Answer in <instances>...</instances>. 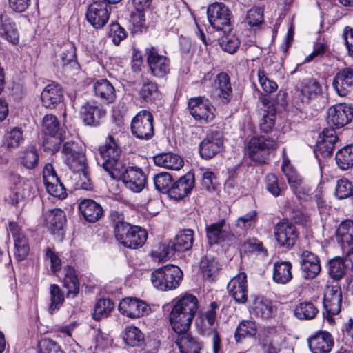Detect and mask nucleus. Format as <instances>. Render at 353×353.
<instances>
[{
	"mask_svg": "<svg viewBox=\"0 0 353 353\" xmlns=\"http://www.w3.org/2000/svg\"><path fill=\"white\" fill-rule=\"evenodd\" d=\"M172 309L195 316L198 310V299L191 294H185L178 299Z\"/></svg>",
	"mask_w": 353,
	"mask_h": 353,
	"instance_id": "39",
	"label": "nucleus"
},
{
	"mask_svg": "<svg viewBox=\"0 0 353 353\" xmlns=\"http://www.w3.org/2000/svg\"><path fill=\"white\" fill-rule=\"evenodd\" d=\"M147 63L150 73L157 79L165 77L170 70V59L165 55L160 54L154 46H150L145 50Z\"/></svg>",
	"mask_w": 353,
	"mask_h": 353,
	"instance_id": "8",
	"label": "nucleus"
},
{
	"mask_svg": "<svg viewBox=\"0 0 353 353\" xmlns=\"http://www.w3.org/2000/svg\"><path fill=\"white\" fill-rule=\"evenodd\" d=\"M39 155L35 148L31 147L25 150L20 157V163L26 169L31 170L38 165Z\"/></svg>",
	"mask_w": 353,
	"mask_h": 353,
	"instance_id": "56",
	"label": "nucleus"
},
{
	"mask_svg": "<svg viewBox=\"0 0 353 353\" xmlns=\"http://www.w3.org/2000/svg\"><path fill=\"white\" fill-rule=\"evenodd\" d=\"M156 165L169 170H179L183 165L182 158L172 152H164L155 155L153 157Z\"/></svg>",
	"mask_w": 353,
	"mask_h": 353,
	"instance_id": "32",
	"label": "nucleus"
},
{
	"mask_svg": "<svg viewBox=\"0 0 353 353\" xmlns=\"http://www.w3.org/2000/svg\"><path fill=\"white\" fill-rule=\"evenodd\" d=\"M252 313L261 319H268L272 314V303L263 297H256L251 307Z\"/></svg>",
	"mask_w": 353,
	"mask_h": 353,
	"instance_id": "40",
	"label": "nucleus"
},
{
	"mask_svg": "<svg viewBox=\"0 0 353 353\" xmlns=\"http://www.w3.org/2000/svg\"><path fill=\"white\" fill-rule=\"evenodd\" d=\"M96 97L105 103H111L116 99V91L112 84L107 79H100L93 85Z\"/></svg>",
	"mask_w": 353,
	"mask_h": 353,
	"instance_id": "31",
	"label": "nucleus"
},
{
	"mask_svg": "<svg viewBox=\"0 0 353 353\" xmlns=\"http://www.w3.org/2000/svg\"><path fill=\"white\" fill-rule=\"evenodd\" d=\"M274 236L279 245L286 248L292 247L298 239L295 226L288 221H282L276 224Z\"/></svg>",
	"mask_w": 353,
	"mask_h": 353,
	"instance_id": "19",
	"label": "nucleus"
},
{
	"mask_svg": "<svg viewBox=\"0 0 353 353\" xmlns=\"http://www.w3.org/2000/svg\"><path fill=\"white\" fill-rule=\"evenodd\" d=\"M119 310L122 314L134 319L148 315L150 312V307L141 299L129 297L120 302Z\"/></svg>",
	"mask_w": 353,
	"mask_h": 353,
	"instance_id": "15",
	"label": "nucleus"
},
{
	"mask_svg": "<svg viewBox=\"0 0 353 353\" xmlns=\"http://www.w3.org/2000/svg\"><path fill=\"white\" fill-rule=\"evenodd\" d=\"M50 305L49 312L52 314L59 310L64 301V295L60 288L56 284H52L50 287Z\"/></svg>",
	"mask_w": 353,
	"mask_h": 353,
	"instance_id": "55",
	"label": "nucleus"
},
{
	"mask_svg": "<svg viewBox=\"0 0 353 353\" xmlns=\"http://www.w3.org/2000/svg\"><path fill=\"white\" fill-rule=\"evenodd\" d=\"M318 312L317 307L310 301L299 303L294 310V316L300 320L313 319Z\"/></svg>",
	"mask_w": 353,
	"mask_h": 353,
	"instance_id": "42",
	"label": "nucleus"
},
{
	"mask_svg": "<svg viewBox=\"0 0 353 353\" xmlns=\"http://www.w3.org/2000/svg\"><path fill=\"white\" fill-rule=\"evenodd\" d=\"M132 133L140 139H149L154 134L153 116L147 110L140 111L131 123Z\"/></svg>",
	"mask_w": 353,
	"mask_h": 353,
	"instance_id": "9",
	"label": "nucleus"
},
{
	"mask_svg": "<svg viewBox=\"0 0 353 353\" xmlns=\"http://www.w3.org/2000/svg\"><path fill=\"white\" fill-rule=\"evenodd\" d=\"M125 186L134 192H141L146 183V176L140 168L128 167L123 168L120 178Z\"/></svg>",
	"mask_w": 353,
	"mask_h": 353,
	"instance_id": "17",
	"label": "nucleus"
},
{
	"mask_svg": "<svg viewBox=\"0 0 353 353\" xmlns=\"http://www.w3.org/2000/svg\"><path fill=\"white\" fill-rule=\"evenodd\" d=\"M227 289L229 294L239 304L245 303L248 301V291L247 275L240 272L228 283Z\"/></svg>",
	"mask_w": 353,
	"mask_h": 353,
	"instance_id": "18",
	"label": "nucleus"
},
{
	"mask_svg": "<svg viewBox=\"0 0 353 353\" xmlns=\"http://www.w3.org/2000/svg\"><path fill=\"white\" fill-rule=\"evenodd\" d=\"M259 82L263 90L267 93H272L276 90L278 85L274 81L269 79L264 71L259 70L257 72Z\"/></svg>",
	"mask_w": 353,
	"mask_h": 353,
	"instance_id": "62",
	"label": "nucleus"
},
{
	"mask_svg": "<svg viewBox=\"0 0 353 353\" xmlns=\"http://www.w3.org/2000/svg\"><path fill=\"white\" fill-rule=\"evenodd\" d=\"M194 183V174L188 172L175 182L169 189V195L175 200H179L190 194Z\"/></svg>",
	"mask_w": 353,
	"mask_h": 353,
	"instance_id": "23",
	"label": "nucleus"
},
{
	"mask_svg": "<svg viewBox=\"0 0 353 353\" xmlns=\"http://www.w3.org/2000/svg\"><path fill=\"white\" fill-rule=\"evenodd\" d=\"M46 221L53 233L58 232L65 222V212L61 209L52 210L46 215Z\"/></svg>",
	"mask_w": 353,
	"mask_h": 353,
	"instance_id": "44",
	"label": "nucleus"
},
{
	"mask_svg": "<svg viewBox=\"0 0 353 353\" xmlns=\"http://www.w3.org/2000/svg\"><path fill=\"white\" fill-rule=\"evenodd\" d=\"M321 140L318 141L314 152L316 157H329L333 152L335 144L338 141L336 132L332 128L325 129L323 131Z\"/></svg>",
	"mask_w": 353,
	"mask_h": 353,
	"instance_id": "24",
	"label": "nucleus"
},
{
	"mask_svg": "<svg viewBox=\"0 0 353 353\" xmlns=\"http://www.w3.org/2000/svg\"><path fill=\"white\" fill-rule=\"evenodd\" d=\"M206 236L210 245L229 240L232 234L225 220L210 224L206 227Z\"/></svg>",
	"mask_w": 353,
	"mask_h": 353,
	"instance_id": "22",
	"label": "nucleus"
},
{
	"mask_svg": "<svg viewBox=\"0 0 353 353\" xmlns=\"http://www.w3.org/2000/svg\"><path fill=\"white\" fill-rule=\"evenodd\" d=\"M64 287L68 289V295L72 294L74 296L79 292V281L75 270L70 266L64 268Z\"/></svg>",
	"mask_w": 353,
	"mask_h": 353,
	"instance_id": "46",
	"label": "nucleus"
},
{
	"mask_svg": "<svg viewBox=\"0 0 353 353\" xmlns=\"http://www.w3.org/2000/svg\"><path fill=\"white\" fill-rule=\"evenodd\" d=\"M110 219L114 228L115 238L123 246L136 249L144 245L148 236L145 230L125 222L123 213L119 211H112Z\"/></svg>",
	"mask_w": 353,
	"mask_h": 353,
	"instance_id": "1",
	"label": "nucleus"
},
{
	"mask_svg": "<svg viewBox=\"0 0 353 353\" xmlns=\"http://www.w3.org/2000/svg\"><path fill=\"white\" fill-rule=\"evenodd\" d=\"M0 36L13 44L19 42V32L15 23L3 15H0Z\"/></svg>",
	"mask_w": 353,
	"mask_h": 353,
	"instance_id": "35",
	"label": "nucleus"
},
{
	"mask_svg": "<svg viewBox=\"0 0 353 353\" xmlns=\"http://www.w3.org/2000/svg\"><path fill=\"white\" fill-rule=\"evenodd\" d=\"M81 115L84 122L89 125H99L105 111L95 102H88L81 108Z\"/></svg>",
	"mask_w": 353,
	"mask_h": 353,
	"instance_id": "30",
	"label": "nucleus"
},
{
	"mask_svg": "<svg viewBox=\"0 0 353 353\" xmlns=\"http://www.w3.org/2000/svg\"><path fill=\"white\" fill-rule=\"evenodd\" d=\"M194 317L188 312L172 309L170 314V321L174 332L176 334L187 332Z\"/></svg>",
	"mask_w": 353,
	"mask_h": 353,
	"instance_id": "25",
	"label": "nucleus"
},
{
	"mask_svg": "<svg viewBox=\"0 0 353 353\" xmlns=\"http://www.w3.org/2000/svg\"><path fill=\"white\" fill-rule=\"evenodd\" d=\"M99 153L102 157L101 166L112 179L120 178L123 168L121 161V150L112 136L108 137V141L101 145Z\"/></svg>",
	"mask_w": 353,
	"mask_h": 353,
	"instance_id": "2",
	"label": "nucleus"
},
{
	"mask_svg": "<svg viewBox=\"0 0 353 353\" xmlns=\"http://www.w3.org/2000/svg\"><path fill=\"white\" fill-rule=\"evenodd\" d=\"M110 14V7L107 3L95 1L88 6L86 18L88 21L97 29L103 27L107 23Z\"/></svg>",
	"mask_w": 353,
	"mask_h": 353,
	"instance_id": "12",
	"label": "nucleus"
},
{
	"mask_svg": "<svg viewBox=\"0 0 353 353\" xmlns=\"http://www.w3.org/2000/svg\"><path fill=\"white\" fill-rule=\"evenodd\" d=\"M276 143L265 136L252 137L248 145L249 157L254 161L264 163L270 150L275 148Z\"/></svg>",
	"mask_w": 353,
	"mask_h": 353,
	"instance_id": "10",
	"label": "nucleus"
},
{
	"mask_svg": "<svg viewBox=\"0 0 353 353\" xmlns=\"http://www.w3.org/2000/svg\"><path fill=\"white\" fill-rule=\"evenodd\" d=\"M200 267L203 277L206 279H211L218 270V264L214 259H202Z\"/></svg>",
	"mask_w": 353,
	"mask_h": 353,
	"instance_id": "61",
	"label": "nucleus"
},
{
	"mask_svg": "<svg viewBox=\"0 0 353 353\" xmlns=\"http://www.w3.org/2000/svg\"><path fill=\"white\" fill-rule=\"evenodd\" d=\"M39 353H63L60 347L53 341L43 339L39 343Z\"/></svg>",
	"mask_w": 353,
	"mask_h": 353,
	"instance_id": "64",
	"label": "nucleus"
},
{
	"mask_svg": "<svg viewBox=\"0 0 353 353\" xmlns=\"http://www.w3.org/2000/svg\"><path fill=\"white\" fill-rule=\"evenodd\" d=\"M122 336L125 344L131 347L140 346L144 341L143 334L135 326L127 327Z\"/></svg>",
	"mask_w": 353,
	"mask_h": 353,
	"instance_id": "45",
	"label": "nucleus"
},
{
	"mask_svg": "<svg viewBox=\"0 0 353 353\" xmlns=\"http://www.w3.org/2000/svg\"><path fill=\"white\" fill-rule=\"evenodd\" d=\"M321 92L319 82L314 79H306L302 83L300 92L303 95V102H307L310 99L316 97Z\"/></svg>",
	"mask_w": 353,
	"mask_h": 353,
	"instance_id": "51",
	"label": "nucleus"
},
{
	"mask_svg": "<svg viewBox=\"0 0 353 353\" xmlns=\"http://www.w3.org/2000/svg\"><path fill=\"white\" fill-rule=\"evenodd\" d=\"M336 239L342 247L353 245V221L347 219L339 225Z\"/></svg>",
	"mask_w": 353,
	"mask_h": 353,
	"instance_id": "34",
	"label": "nucleus"
},
{
	"mask_svg": "<svg viewBox=\"0 0 353 353\" xmlns=\"http://www.w3.org/2000/svg\"><path fill=\"white\" fill-rule=\"evenodd\" d=\"M48 192L53 196L64 199L66 196L65 189L61 183L59 178L55 179L54 182L50 181L45 184Z\"/></svg>",
	"mask_w": 353,
	"mask_h": 353,
	"instance_id": "60",
	"label": "nucleus"
},
{
	"mask_svg": "<svg viewBox=\"0 0 353 353\" xmlns=\"http://www.w3.org/2000/svg\"><path fill=\"white\" fill-rule=\"evenodd\" d=\"M292 265L288 261L276 262L274 265L273 280L281 284H285L292 279Z\"/></svg>",
	"mask_w": 353,
	"mask_h": 353,
	"instance_id": "38",
	"label": "nucleus"
},
{
	"mask_svg": "<svg viewBox=\"0 0 353 353\" xmlns=\"http://www.w3.org/2000/svg\"><path fill=\"white\" fill-rule=\"evenodd\" d=\"M301 268L305 279L315 278L321 272L319 258L310 251H303L301 254Z\"/></svg>",
	"mask_w": 353,
	"mask_h": 353,
	"instance_id": "20",
	"label": "nucleus"
},
{
	"mask_svg": "<svg viewBox=\"0 0 353 353\" xmlns=\"http://www.w3.org/2000/svg\"><path fill=\"white\" fill-rule=\"evenodd\" d=\"M63 92L58 84H49L41 94L42 104L49 109L54 108L61 101Z\"/></svg>",
	"mask_w": 353,
	"mask_h": 353,
	"instance_id": "28",
	"label": "nucleus"
},
{
	"mask_svg": "<svg viewBox=\"0 0 353 353\" xmlns=\"http://www.w3.org/2000/svg\"><path fill=\"white\" fill-rule=\"evenodd\" d=\"M172 181V175L167 172H159L154 177L155 188L159 192H168Z\"/></svg>",
	"mask_w": 353,
	"mask_h": 353,
	"instance_id": "58",
	"label": "nucleus"
},
{
	"mask_svg": "<svg viewBox=\"0 0 353 353\" xmlns=\"http://www.w3.org/2000/svg\"><path fill=\"white\" fill-rule=\"evenodd\" d=\"M214 87L219 91V96L223 103H228L232 97V89L229 76L221 72L219 74L214 80Z\"/></svg>",
	"mask_w": 353,
	"mask_h": 353,
	"instance_id": "33",
	"label": "nucleus"
},
{
	"mask_svg": "<svg viewBox=\"0 0 353 353\" xmlns=\"http://www.w3.org/2000/svg\"><path fill=\"white\" fill-rule=\"evenodd\" d=\"M309 347L312 353H328L334 344L331 334L319 332L309 339Z\"/></svg>",
	"mask_w": 353,
	"mask_h": 353,
	"instance_id": "26",
	"label": "nucleus"
},
{
	"mask_svg": "<svg viewBox=\"0 0 353 353\" xmlns=\"http://www.w3.org/2000/svg\"><path fill=\"white\" fill-rule=\"evenodd\" d=\"M14 256L18 261L24 260L28 255L30 245L27 236L25 234L16 236L14 239Z\"/></svg>",
	"mask_w": 353,
	"mask_h": 353,
	"instance_id": "53",
	"label": "nucleus"
},
{
	"mask_svg": "<svg viewBox=\"0 0 353 353\" xmlns=\"http://www.w3.org/2000/svg\"><path fill=\"white\" fill-rule=\"evenodd\" d=\"M75 58V48L72 44L69 43L65 46L60 54V58L57 59L56 65L63 69L75 67L77 65Z\"/></svg>",
	"mask_w": 353,
	"mask_h": 353,
	"instance_id": "43",
	"label": "nucleus"
},
{
	"mask_svg": "<svg viewBox=\"0 0 353 353\" xmlns=\"http://www.w3.org/2000/svg\"><path fill=\"white\" fill-rule=\"evenodd\" d=\"M176 252V250L172 245L171 241H170L168 243L159 245L158 249L152 252V255L159 261H163L167 258L172 256Z\"/></svg>",
	"mask_w": 353,
	"mask_h": 353,
	"instance_id": "59",
	"label": "nucleus"
},
{
	"mask_svg": "<svg viewBox=\"0 0 353 353\" xmlns=\"http://www.w3.org/2000/svg\"><path fill=\"white\" fill-rule=\"evenodd\" d=\"M345 259L334 257L328 262V274L334 280L341 279L345 274L347 265Z\"/></svg>",
	"mask_w": 353,
	"mask_h": 353,
	"instance_id": "48",
	"label": "nucleus"
},
{
	"mask_svg": "<svg viewBox=\"0 0 353 353\" xmlns=\"http://www.w3.org/2000/svg\"><path fill=\"white\" fill-rule=\"evenodd\" d=\"M223 145V133L219 131H212L201 142L199 154L203 159H210L220 152Z\"/></svg>",
	"mask_w": 353,
	"mask_h": 353,
	"instance_id": "14",
	"label": "nucleus"
},
{
	"mask_svg": "<svg viewBox=\"0 0 353 353\" xmlns=\"http://www.w3.org/2000/svg\"><path fill=\"white\" fill-rule=\"evenodd\" d=\"M260 114L262 117L260 121V128L267 133L272 130L276 119V111L273 107L268 106V110L261 109Z\"/></svg>",
	"mask_w": 353,
	"mask_h": 353,
	"instance_id": "52",
	"label": "nucleus"
},
{
	"mask_svg": "<svg viewBox=\"0 0 353 353\" xmlns=\"http://www.w3.org/2000/svg\"><path fill=\"white\" fill-rule=\"evenodd\" d=\"M256 332L257 327L254 321L243 320L236 329L234 337L237 342H241L245 337L254 336Z\"/></svg>",
	"mask_w": 353,
	"mask_h": 353,
	"instance_id": "49",
	"label": "nucleus"
},
{
	"mask_svg": "<svg viewBox=\"0 0 353 353\" xmlns=\"http://www.w3.org/2000/svg\"><path fill=\"white\" fill-rule=\"evenodd\" d=\"M352 194L353 184L349 180L343 178L337 181L335 195L339 199L347 198Z\"/></svg>",
	"mask_w": 353,
	"mask_h": 353,
	"instance_id": "57",
	"label": "nucleus"
},
{
	"mask_svg": "<svg viewBox=\"0 0 353 353\" xmlns=\"http://www.w3.org/2000/svg\"><path fill=\"white\" fill-rule=\"evenodd\" d=\"M140 98L148 103H157L162 99V94L157 83L145 79L139 90Z\"/></svg>",
	"mask_w": 353,
	"mask_h": 353,
	"instance_id": "27",
	"label": "nucleus"
},
{
	"mask_svg": "<svg viewBox=\"0 0 353 353\" xmlns=\"http://www.w3.org/2000/svg\"><path fill=\"white\" fill-rule=\"evenodd\" d=\"M183 279L181 270L176 265H168L155 270L150 276L154 288L162 291L176 289Z\"/></svg>",
	"mask_w": 353,
	"mask_h": 353,
	"instance_id": "3",
	"label": "nucleus"
},
{
	"mask_svg": "<svg viewBox=\"0 0 353 353\" xmlns=\"http://www.w3.org/2000/svg\"><path fill=\"white\" fill-rule=\"evenodd\" d=\"M194 242V231L185 229L179 232L172 243L176 252H184L190 250Z\"/></svg>",
	"mask_w": 353,
	"mask_h": 353,
	"instance_id": "37",
	"label": "nucleus"
},
{
	"mask_svg": "<svg viewBox=\"0 0 353 353\" xmlns=\"http://www.w3.org/2000/svg\"><path fill=\"white\" fill-rule=\"evenodd\" d=\"M338 167L342 170H346L353 167V144L339 150L335 155Z\"/></svg>",
	"mask_w": 353,
	"mask_h": 353,
	"instance_id": "41",
	"label": "nucleus"
},
{
	"mask_svg": "<svg viewBox=\"0 0 353 353\" xmlns=\"http://www.w3.org/2000/svg\"><path fill=\"white\" fill-rule=\"evenodd\" d=\"M59 130V123L57 118L52 114H46L42 121V130L46 134L50 137L43 141V147L46 150L52 152H57L61 142H63L66 138L65 134L61 133L57 134Z\"/></svg>",
	"mask_w": 353,
	"mask_h": 353,
	"instance_id": "7",
	"label": "nucleus"
},
{
	"mask_svg": "<svg viewBox=\"0 0 353 353\" xmlns=\"http://www.w3.org/2000/svg\"><path fill=\"white\" fill-rule=\"evenodd\" d=\"M177 334L176 344L181 353H200L201 345L196 339L187 332Z\"/></svg>",
	"mask_w": 353,
	"mask_h": 353,
	"instance_id": "36",
	"label": "nucleus"
},
{
	"mask_svg": "<svg viewBox=\"0 0 353 353\" xmlns=\"http://www.w3.org/2000/svg\"><path fill=\"white\" fill-rule=\"evenodd\" d=\"M63 153L65 155V161L70 169L74 172H81L83 176L87 180V182L81 185L83 190L91 189L86 158L85 154L78 150L77 144L72 141L65 142L63 145Z\"/></svg>",
	"mask_w": 353,
	"mask_h": 353,
	"instance_id": "4",
	"label": "nucleus"
},
{
	"mask_svg": "<svg viewBox=\"0 0 353 353\" xmlns=\"http://www.w3.org/2000/svg\"><path fill=\"white\" fill-rule=\"evenodd\" d=\"M229 32H223V35L219 39L221 49L229 53L234 54L240 46L239 39L234 34H228Z\"/></svg>",
	"mask_w": 353,
	"mask_h": 353,
	"instance_id": "54",
	"label": "nucleus"
},
{
	"mask_svg": "<svg viewBox=\"0 0 353 353\" xmlns=\"http://www.w3.org/2000/svg\"><path fill=\"white\" fill-rule=\"evenodd\" d=\"M332 85L339 96H346L353 85V68L340 70L334 77Z\"/></svg>",
	"mask_w": 353,
	"mask_h": 353,
	"instance_id": "21",
	"label": "nucleus"
},
{
	"mask_svg": "<svg viewBox=\"0 0 353 353\" xmlns=\"http://www.w3.org/2000/svg\"><path fill=\"white\" fill-rule=\"evenodd\" d=\"M63 153L65 155V161L70 169L74 172H81L83 176L87 180V182L81 185L83 190L91 189L86 158L85 154L78 150L77 144L72 141L65 142L63 145Z\"/></svg>",
	"mask_w": 353,
	"mask_h": 353,
	"instance_id": "5",
	"label": "nucleus"
},
{
	"mask_svg": "<svg viewBox=\"0 0 353 353\" xmlns=\"http://www.w3.org/2000/svg\"><path fill=\"white\" fill-rule=\"evenodd\" d=\"M79 209L84 219L90 223L98 221L103 214L100 204L92 199H84L79 204Z\"/></svg>",
	"mask_w": 353,
	"mask_h": 353,
	"instance_id": "29",
	"label": "nucleus"
},
{
	"mask_svg": "<svg viewBox=\"0 0 353 353\" xmlns=\"http://www.w3.org/2000/svg\"><path fill=\"white\" fill-rule=\"evenodd\" d=\"M190 114L201 123H208L214 117V108L210 101L203 97L192 98L188 101Z\"/></svg>",
	"mask_w": 353,
	"mask_h": 353,
	"instance_id": "11",
	"label": "nucleus"
},
{
	"mask_svg": "<svg viewBox=\"0 0 353 353\" xmlns=\"http://www.w3.org/2000/svg\"><path fill=\"white\" fill-rule=\"evenodd\" d=\"M257 213L251 211L248 214L239 217L236 220V225L242 230H246L250 228L256 222Z\"/></svg>",
	"mask_w": 353,
	"mask_h": 353,
	"instance_id": "63",
	"label": "nucleus"
},
{
	"mask_svg": "<svg viewBox=\"0 0 353 353\" xmlns=\"http://www.w3.org/2000/svg\"><path fill=\"white\" fill-rule=\"evenodd\" d=\"M114 308V303L109 299H100L96 303L93 318L97 321L106 318Z\"/></svg>",
	"mask_w": 353,
	"mask_h": 353,
	"instance_id": "50",
	"label": "nucleus"
},
{
	"mask_svg": "<svg viewBox=\"0 0 353 353\" xmlns=\"http://www.w3.org/2000/svg\"><path fill=\"white\" fill-rule=\"evenodd\" d=\"M342 292L338 285H327L324 291L323 307L329 316L337 315L341 310Z\"/></svg>",
	"mask_w": 353,
	"mask_h": 353,
	"instance_id": "16",
	"label": "nucleus"
},
{
	"mask_svg": "<svg viewBox=\"0 0 353 353\" xmlns=\"http://www.w3.org/2000/svg\"><path fill=\"white\" fill-rule=\"evenodd\" d=\"M230 11L222 2H214L209 5L207 15L210 26L217 31L230 32L232 30Z\"/></svg>",
	"mask_w": 353,
	"mask_h": 353,
	"instance_id": "6",
	"label": "nucleus"
},
{
	"mask_svg": "<svg viewBox=\"0 0 353 353\" xmlns=\"http://www.w3.org/2000/svg\"><path fill=\"white\" fill-rule=\"evenodd\" d=\"M353 119V107L343 103L331 106L327 110V122L337 128L350 123Z\"/></svg>",
	"mask_w": 353,
	"mask_h": 353,
	"instance_id": "13",
	"label": "nucleus"
},
{
	"mask_svg": "<svg viewBox=\"0 0 353 353\" xmlns=\"http://www.w3.org/2000/svg\"><path fill=\"white\" fill-rule=\"evenodd\" d=\"M23 141V131L20 128L17 127L8 131L3 137V145L10 150L18 148Z\"/></svg>",
	"mask_w": 353,
	"mask_h": 353,
	"instance_id": "47",
	"label": "nucleus"
}]
</instances>
